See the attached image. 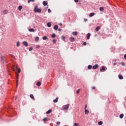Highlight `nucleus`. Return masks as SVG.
Listing matches in <instances>:
<instances>
[{
  "instance_id": "nucleus-1",
  "label": "nucleus",
  "mask_w": 126,
  "mask_h": 126,
  "mask_svg": "<svg viewBox=\"0 0 126 126\" xmlns=\"http://www.w3.org/2000/svg\"><path fill=\"white\" fill-rule=\"evenodd\" d=\"M41 9L38 8V6L36 5L34 7V12H38V13H41Z\"/></svg>"
},
{
  "instance_id": "nucleus-2",
  "label": "nucleus",
  "mask_w": 126,
  "mask_h": 126,
  "mask_svg": "<svg viewBox=\"0 0 126 126\" xmlns=\"http://www.w3.org/2000/svg\"><path fill=\"white\" fill-rule=\"evenodd\" d=\"M68 108H69V104L63 105V111H64L65 110H68Z\"/></svg>"
},
{
  "instance_id": "nucleus-3",
  "label": "nucleus",
  "mask_w": 126,
  "mask_h": 126,
  "mask_svg": "<svg viewBox=\"0 0 126 126\" xmlns=\"http://www.w3.org/2000/svg\"><path fill=\"white\" fill-rule=\"evenodd\" d=\"M98 66H99V65H98V64H95L93 66V69H96L98 68Z\"/></svg>"
},
{
  "instance_id": "nucleus-4",
  "label": "nucleus",
  "mask_w": 126,
  "mask_h": 126,
  "mask_svg": "<svg viewBox=\"0 0 126 126\" xmlns=\"http://www.w3.org/2000/svg\"><path fill=\"white\" fill-rule=\"evenodd\" d=\"M23 45L26 47H28V43L27 41H24L23 42Z\"/></svg>"
},
{
  "instance_id": "nucleus-5",
  "label": "nucleus",
  "mask_w": 126,
  "mask_h": 126,
  "mask_svg": "<svg viewBox=\"0 0 126 126\" xmlns=\"http://www.w3.org/2000/svg\"><path fill=\"white\" fill-rule=\"evenodd\" d=\"M43 4L44 6H46V5H48V1H43Z\"/></svg>"
},
{
  "instance_id": "nucleus-6",
  "label": "nucleus",
  "mask_w": 126,
  "mask_h": 126,
  "mask_svg": "<svg viewBox=\"0 0 126 126\" xmlns=\"http://www.w3.org/2000/svg\"><path fill=\"white\" fill-rule=\"evenodd\" d=\"M90 36H91V33H88L87 36V40H89L90 39Z\"/></svg>"
},
{
  "instance_id": "nucleus-7",
  "label": "nucleus",
  "mask_w": 126,
  "mask_h": 126,
  "mask_svg": "<svg viewBox=\"0 0 126 126\" xmlns=\"http://www.w3.org/2000/svg\"><path fill=\"white\" fill-rule=\"evenodd\" d=\"M70 42H74V41H75V38H74V37H71L70 38Z\"/></svg>"
},
{
  "instance_id": "nucleus-8",
  "label": "nucleus",
  "mask_w": 126,
  "mask_h": 126,
  "mask_svg": "<svg viewBox=\"0 0 126 126\" xmlns=\"http://www.w3.org/2000/svg\"><path fill=\"white\" fill-rule=\"evenodd\" d=\"M107 69V68L105 66H102V68L100 69V71H103L104 70H106Z\"/></svg>"
},
{
  "instance_id": "nucleus-9",
  "label": "nucleus",
  "mask_w": 126,
  "mask_h": 126,
  "mask_svg": "<svg viewBox=\"0 0 126 126\" xmlns=\"http://www.w3.org/2000/svg\"><path fill=\"white\" fill-rule=\"evenodd\" d=\"M94 15H95V13L92 12L90 14L89 16L90 17H92V16H94Z\"/></svg>"
},
{
  "instance_id": "nucleus-10",
  "label": "nucleus",
  "mask_w": 126,
  "mask_h": 126,
  "mask_svg": "<svg viewBox=\"0 0 126 126\" xmlns=\"http://www.w3.org/2000/svg\"><path fill=\"white\" fill-rule=\"evenodd\" d=\"M59 97H56L55 99L53 100L54 103H58Z\"/></svg>"
},
{
  "instance_id": "nucleus-11",
  "label": "nucleus",
  "mask_w": 126,
  "mask_h": 126,
  "mask_svg": "<svg viewBox=\"0 0 126 126\" xmlns=\"http://www.w3.org/2000/svg\"><path fill=\"white\" fill-rule=\"evenodd\" d=\"M52 113V109H49L46 112V114H51Z\"/></svg>"
},
{
  "instance_id": "nucleus-12",
  "label": "nucleus",
  "mask_w": 126,
  "mask_h": 126,
  "mask_svg": "<svg viewBox=\"0 0 126 126\" xmlns=\"http://www.w3.org/2000/svg\"><path fill=\"white\" fill-rule=\"evenodd\" d=\"M85 115H88V114H89V111L87 109H85Z\"/></svg>"
},
{
  "instance_id": "nucleus-13",
  "label": "nucleus",
  "mask_w": 126,
  "mask_h": 126,
  "mask_svg": "<svg viewBox=\"0 0 126 126\" xmlns=\"http://www.w3.org/2000/svg\"><path fill=\"white\" fill-rule=\"evenodd\" d=\"M72 34L74 35V36H77V35L78 34V33H77V32H72Z\"/></svg>"
},
{
  "instance_id": "nucleus-14",
  "label": "nucleus",
  "mask_w": 126,
  "mask_h": 126,
  "mask_svg": "<svg viewBox=\"0 0 126 126\" xmlns=\"http://www.w3.org/2000/svg\"><path fill=\"white\" fill-rule=\"evenodd\" d=\"M100 27L98 26L95 28V31H96V32H98V31H99V30H100Z\"/></svg>"
},
{
  "instance_id": "nucleus-15",
  "label": "nucleus",
  "mask_w": 126,
  "mask_h": 126,
  "mask_svg": "<svg viewBox=\"0 0 126 126\" xmlns=\"http://www.w3.org/2000/svg\"><path fill=\"white\" fill-rule=\"evenodd\" d=\"M29 31H30V32H35V30L34 29H30Z\"/></svg>"
},
{
  "instance_id": "nucleus-16",
  "label": "nucleus",
  "mask_w": 126,
  "mask_h": 126,
  "mask_svg": "<svg viewBox=\"0 0 126 126\" xmlns=\"http://www.w3.org/2000/svg\"><path fill=\"white\" fill-rule=\"evenodd\" d=\"M118 77L119 78V79H124V77H123V76L122 75H119Z\"/></svg>"
},
{
  "instance_id": "nucleus-17",
  "label": "nucleus",
  "mask_w": 126,
  "mask_h": 126,
  "mask_svg": "<svg viewBox=\"0 0 126 126\" xmlns=\"http://www.w3.org/2000/svg\"><path fill=\"white\" fill-rule=\"evenodd\" d=\"M59 28V27L58 25H56L54 26V30H58V29Z\"/></svg>"
},
{
  "instance_id": "nucleus-18",
  "label": "nucleus",
  "mask_w": 126,
  "mask_h": 126,
  "mask_svg": "<svg viewBox=\"0 0 126 126\" xmlns=\"http://www.w3.org/2000/svg\"><path fill=\"white\" fill-rule=\"evenodd\" d=\"M22 8H23L22 6H21V5L19 6V7H18V9H19V10L20 11L21 10V9H22Z\"/></svg>"
},
{
  "instance_id": "nucleus-19",
  "label": "nucleus",
  "mask_w": 126,
  "mask_h": 126,
  "mask_svg": "<svg viewBox=\"0 0 126 126\" xmlns=\"http://www.w3.org/2000/svg\"><path fill=\"white\" fill-rule=\"evenodd\" d=\"M36 85H37V86H41V82H38L36 83Z\"/></svg>"
},
{
  "instance_id": "nucleus-20",
  "label": "nucleus",
  "mask_w": 126,
  "mask_h": 126,
  "mask_svg": "<svg viewBox=\"0 0 126 126\" xmlns=\"http://www.w3.org/2000/svg\"><path fill=\"white\" fill-rule=\"evenodd\" d=\"M98 125L99 126H101V125H103V122L100 121V122H98Z\"/></svg>"
},
{
  "instance_id": "nucleus-21",
  "label": "nucleus",
  "mask_w": 126,
  "mask_h": 126,
  "mask_svg": "<svg viewBox=\"0 0 126 126\" xmlns=\"http://www.w3.org/2000/svg\"><path fill=\"white\" fill-rule=\"evenodd\" d=\"M51 26H52V25L51 24V23L49 22L47 23V27L50 28L51 27Z\"/></svg>"
},
{
  "instance_id": "nucleus-22",
  "label": "nucleus",
  "mask_w": 126,
  "mask_h": 126,
  "mask_svg": "<svg viewBox=\"0 0 126 126\" xmlns=\"http://www.w3.org/2000/svg\"><path fill=\"white\" fill-rule=\"evenodd\" d=\"M88 69H91L92 68V65H89L88 66Z\"/></svg>"
},
{
  "instance_id": "nucleus-23",
  "label": "nucleus",
  "mask_w": 126,
  "mask_h": 126,
  "mask_svg": "<svg viewBox=\"0 0 126 126\" xmlns=\"http://www.w3.org/2000/svg\"><path fill=\"white\" fill-rule=\"evenodd\" d=\"M30 97L33 100L34 99V95H33V94H30Z\"/></svg>"
},
{
  "instance_id": "nucleus-24",
  "label": "nucleus",
  "mask_w": 126,
  "mask_h": 126,
  "mask_svg": "<svg viewBox=\"0 0 126 126\" xmlns=\"http://www.w3.org/2000/svg\"><path fill=\"white\" fill-rule=\"evenodd\" d=\"M119 118H120V119H123V118H124V114H121V115H120V116H119Z\"/></svg>"
},
{
  "instance_id": "nucleus-25",
  "label": "nucleus",
  "mask_w": 126,
  "mask_h": 126,
  "mask_svg": "<svg viewBox=\"0 0 126 126\" xmlns=\"http://www.w3.org/2000/svg\"><path fill=\"white\" fill-rule=\"evenodd\" d=\"M99 10H100V11H103L104 10V8H103V7H100L99 8Z\"/></svg>"
},
{
  "instance_id": "nucleus-26",
  "label": "nucleus",
  "mask_w": 126,
  "mask_h": 126,
  "mask_svg": "<svg viewBox=\"0 0 126 126\" xmlns=\"http://www.w3.org/2000/svg\"><path fill=\"white\" fill-rule=\"evenodd\" d=\"M61 39L62 40H63V41H64V39H65V36L63 35L62 37H61Z\"/></svg>"
},
{
  "instance_id": "nucleus-27",
  "label": "nucleus",
  "mask_w": 126,
  "mask_h": 126,
  "mask_svg": "<svg viewBox=\"0 0 126 126\" xmlns=\"http://www.w3.org/2000/svg\"><path fill=\"white\" fill-rule=\"evenodd\" d=\"M20 46V42L19 41H18L17 42V47H19Z\"/></svg>"
},
{
  "instance_id": "nucleus-28",
  "label": "nucleus",
  "mask_w": 126,
  "mask_h": 126,
  "mask_svg": "<svg viewBox=\"0 0 126 126\" xmlns=\"http://www.w3.org/2000/svg\"><path fill=\"white\" fill-rule=\"evenodd\" d=\"M47 39H48V37L46 36H45L43 37V40H47Z\"/></svg>"
},
{
  "instance_id": "nucleus-29",
  "label": "nucleus",
  "mask_w": 126,
  "mask_h": 126,
  "mask_svg": "<svg viewBox=\"0 0 126 126\" xmlns=\"http://www.w3.org/2000/svg\"><path fill=\"white\" fill-rule=\"evenodd\" d=\"M52 38H55V37H56V34L53 33V34L52 35Z\"/></svg>"
},
{
  "instance_id": "nucleus-30",
  "label": "nucleus",
  "mask_w": 126,
  "mask_h": 126,
  "mask_svg": "<svg viewBox=\"0 0 126 126\" xmlns=\"http://www.w3.org/2000/svg\"><path fill=\"white\" fill-rule=\"evenodd\" d=\"M35 40L36 41H39V37H38V36L36 37H35Z\"/></svg>"
},
{
  "instance_id": "nucleus-31",
  "label": "nucleus",
  "mask_w": 126,
  "mask_h": 126,
  "mask_svg": "<svg viewBox=\"0 0 126 126\" xmlns=\"http://www.w3.org/2000/svg\"><path fill=\"white\" fill-rule=\"evenodd\" d=\"M79 124L78 123H74V126H79Z\"/></svg>"
},
{
  "instance_id": "nucleus-32",
  "label": "nucleus",
  "mask_w": 126,
  "mask_h": 126,
  "mask_svg": "<svg viewBox=\"0 0 126 126\" xmlns=\"http://www.w3.org/2000/svg\"><path fill=\"white\" fill-rule=\"evenodd\" d=\"M3 13H4V14H6V13H7V11L6 10H4L3 12Z\"/></svg>"
},
{
  "instance_id": "nucleus-33",
  "label": "nucleus",
  "mask_w": 126,
  "mask_h": 126,
  "mask_svg": "<svg viewBox=\"0 0 126 126\" xmlns=\"http://www.w3.org/2000/svg\"><path fill=\"white\" fill-rule=\"evenodd\" d=\"M79 92H80V89H78L77 90V92H76V94H78L79 93Z\"/></svg>"
},
{
  "instance_id": "nucleus-34",
  "label": "nucleus",
  "mask_w": 126,
  "mask_h": 126,
  "mask_svg": "<svg viewBox=\"0 0 126 126\" xmlns=\"http://www.w3.org/2000/svg\"><path fill=\"white\" fill-rule=\"evenodd\" d=\"M21 71V69H20V68H18V72L19 73H20V72Z\"/></svg>"
},
{
  "instance_id": "nucleus-35",
  "label": "nucleus",
  "mask_w": 126,
  "mask_h": 126,
  "mask_svg": "<svg viewBox=\"0 0 126 126\" xmlns=\"http://www.w3.org/2000/svg\"><path fill=\"white\" fill-rule=\"evenodd\" d=\"M83 45H84V46H86V45H87V43H86V42H84L83 43Z\"/></svg>"
},
{
  "instance_id": "nucleus-36",
  "label": "nucleus",
  "mask_w": 126,
  "mask_h": 126,
  "mask_svg": "<svg viewBox=\"0 0 126 126\" xmlns=\"http://www.w3.org/2000/svg\"><path fill=\"white\" fill-rule=\"evenodd\" d=\"M121 64L122 65H123V66H125V63L124 62H122L121 63Z\"/></svg>"
},
{
  "instance_id": "nucleus-37",
  "label": "nucleus",
  "mask_w": 126,
  "mask_h": 126,
  "mask_svg": "<svg viewBox=\"0 0 126 126\" xmlns=\"http://www.w3.org/2000/svg\"><path fill=\"white\" fill-rule=\"evenodd\" d=\"M57 125H61V122H57Z\"/></svg>"
},
{
  "instance_id": "nucleus-38",
  "label": "nucleus",
  "mask_w": 126,
  "mask_h": 126,
  "mask_svg": "<svg viewBox=\"0 0 126 126\" xmlns=\"http://www.w3.org/2000/svg\"><path fill=\"white\" fill-rule=\"evenodd\" d=\"M43 121L44 122H46V121H47V118H44V119H43Z\"/></svg>"
},
{
  "instance_id": "nucleus-39",
  "label": "nucleus",
  "mask_w": 126,
  "mask_h": 126,
  "mask_svg": "<svg viewBox=\"0 0 126 126\" xmlns=\"http://www.w3.org/2000/svg\"><path fill=\"white\" fill-rule=\"evenodd\" d=\"M51 9H48V12H49L50 13V12H51Z\"/></svg>"
},
{
  "instance_id": "nucleus-40",
  "label": "nucleus",
  "mask_w": 126,
  "mask_h": 126,
  "mask_svg": "<svg viewBox=\"0 0 126 126\" xmlns=\"http://www.w3.org/2000/svg\"><path fill=\"white\" fill-rule=\"evenodd\" d=\"M53 43H56L57 40H56V39H54V40H53Z\"/></svg>"
},
{
  "instance_id": "nucleus-41",
  "label": "nucleus",
  "mask_w": 126,
  "mask_h": 126,
  "mask_svg": "<svg viewBox=\"0 0 126 126\" xmlns=\"http://www.w3.org/2000/svg\"><path fill=\"white\" fill-rule=\"evenodd\" d=\"M28 3H30V2H31V0H28Z\"/></svg>"
},
{
  "instance_id": "nucleus-42",
  "label": "nucleus",
  "mask_w": 126,
  "mask_h": 126,
  "mask_svg": "<svg viewBox=\"0 0 126 126\" xmlns=\"http://www.w3.org/2000/svg\"><path fill=\"white\" fill-rule=\"evenodd\" d=\"M32 50H33L32 48H29V51H32Z\"/></svg>"
},
{
  "instance_id": "nucleus-43",
  "label": "nucleus",
  "mask_w": 126,
  "mask_h": 126,
  "mask_svg": "<svg viewBox=\"0 0 126 126\" xmlns=\"http://www.w3.org/2000/svg\"><path fill=\"white\" fill-rule=\"evenodd\" d=\"M87 108V104H85V109H86Z\"/></svg>"
},
{
  "instance_id": "nucleus-44",
  "label": "nucleus",
  "mask_w": 126,
  "mask_h": 126,
  "mask_svg": "<svg viewBox=\"0 0 126 126\" xmlns=\"http://www.w3.org/2000/svg\"><path fill=\"white\" fill-rule=\"evenodd\" d=\"M75 2H78V0H74Z\"/></svg>"
},
{
  "instance_id": "nucleus-45",
  "label": "nucleus",
  "mask_w": 126,
  "mask_h": 126,
  "mask_svg": "<svg viewBox=\"0 0 126 126\" xmlns=\"http://www.w3.org/2000/svg\"><path fill=\"white\" fill-rule=\"evenodd\" d=\"M58 31H59L60 32H61V31H62V29H58Z\"/></svg>"
},
{
  "instance_id": "nucleus-46",
  "label": "nucleus",
  "mask_w": 126,
  "mask_h": 126,
  "mask_svg": "<svg viewBox=\"0 0 126 126\" xmlns=\"http://www.w3.org/2000/svg\"><path fill=\"white\" fill-rule=\"evenodd\" d=\"M124 59H125V60H126V54L124 55Z\"/></svg>"
},
{
  "instance_id": "nucleus-47",
  "label": "nucleus",
  "mask_w": 126,
  "mask_h": 126,
  "mask_svg": "<svg viewBox=\"0 0 126 126\" xmlns=\"http://www.w3.org/2000/svg\"><path fill=\"white\" fill-rule=\"evenodd\" d=\"M17 86H18V80H17Z\"/></svg>"
},
{
  "instance_id": "nucleus-48",
  "label": "nucleus",
  "mask_w": 126,
  "mask_h": 126,
  "mask_svg": "<svg viewBox=\"0 0 126 126\" xmlns=\"http://www.w3.org/2000/svg\"><path fill=\"white\" fill-rule=\"evenodd\" d=\"M31 1H32V2H34V1H35V0H31Z\"/></svg>"
},
{
  "instance_id": "nucleus-49",
  "label": "nucleus",
  "mask_w": 126,
  "mask_h": 126,
  "mask_svg": "<svg viewBox=\"0 0 126 126\" xmlns=\"http://www.w3.org/2000/svg\"><path fill=\"white\" fill-rule=\"evenodd\" d=\"M84 21H85V22H86V21H87V19H85Z\"/></svg>"
},
{
  "instance_id": "nucleus-50",
  "label": "nucleus",
  "mask_w": 126,
  "mask_h": 126,
  "mask_svg": "<svg viewBox=\"0 0 126 126\" xmlns=\"http://www.w3.org/2000/svg\"><path fill=\"white\" fill-rule=\"evenodd\" d=\"M95 87H92V89H95Z\"/></svg>"
},
{
  "instance_id": "nucleus-51",
  "label": "nucleus",
  "mask_w": 126,
  "mask_h": 126,
  "mask_svg": "<svg viewBox=\"0 0 126 126\" xmlns=\"http://www.w3.org/2000/svg\"><path fill=\"white\" fill-rule=\"evenodd\" d=\"M114 65H116V64H117V63H114Z\"/></svg>"
},
{
  "instance_id": "nucleus-52",
  "label": "nucleus",
  "mask_w": 126,
  "mask_h": 126,
  "mask_svg": "<svg viewBox=\"0 0 126 126\" xmlns=\"http://www.w3.org/2000/svg\"><path fill=\"white\" fill-rule=\"evenodd\" d=\"M61 26H62V25H63V24H60Z\"/></svg>"
},
{
  "instance_id": "nucleus-53",
  "label": "nucleus",
  "mask_w": 126,
  "mask_h": 126,
  "mask_svg": "<svg viewBox=\"0 0 126 126\" xmlns=\"http://www.w3.org/2000/svg\"><path fill=\"white\" fill-rule=\"evenodd\" d=\"M16 68H17V66H16Z\"/></svg>"
}]
</instances>
